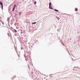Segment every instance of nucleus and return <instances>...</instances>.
Wrapping results in <instances>:
<instances>
[{"label":"nucleus","instance_id":"4468645a","mask_svg":"<svg viewBox=\"0 0 80 80\" xmlns=\"http://www.w3.org/2000/svg\"><path fill=\"white\" fill-rule=\"evenodd\" d=\"M18 59V60H19V59Z\"/></svg>","mask_w":80,"mask_h":80},{"label":"nucleus","instance_id":"6e6552de","mask_svg":"<svg viewBox=\"0 0 80 80\" xmlns=\"http://www.w3.org/2000/svg\"><path fill=\"white\" fill-rule=\"evenodd\" d=\"M78 11V9L77 8H76L75 9V11H76L77 12Z\"/></svg>","mask_w":80,"mask_h":80},{"label":"nucleus","instance_id":"ddd939ff","mask_svg":"<svg viewBox=\"0 0 80 80\" xmlns=\"http://www.w3.org/2000/svg\"><path fill=\"white\" fill-rule=\"evenodd\" d=\"M14 32H17V30H14Z\"/></svg>","mask_w":80,"mask_h":80},{"label":"nucleus","instance_id":"39448f33","mask_svg":"<svg viewBox=\"0 0 80 80\" xmlns=\"http://www.w3.org/2000/svg\"><path fill=\"white\" fill-rule=\"evenodd\" d=\"M49 8L50 9H53V8H52V7H51V6H50H50H49Z\"/></svg>","mask_w":80,"mask_h":80},{"label":"nucleus","instance_id":"f257e3e1","mask_svg":"<svg viewBox=\"0 0 80 80\" xmlns=\"http://www.w3.org/2000/svg\"><path fill=\"white\" fill-rule=\"evenodd\" d=\"M0 4L2 6V9H3V3H2V2H1V1H0Z\"/></svg>","mask_w":80,"mask_h":80},{"label":"nucleus","instance_id":"9b49d317","mask_svg":"<svg viewBox=\"0 0 80 80\" xmlns=\"http://www.w3.org/2000/svg\"><path fill=\"white\" fill-rule=\"evenodd\" d=\"M37 22H33L32 24H35V23H36Z\"/></svg>","mask_w":80,"mask_h":80},{"label":"nucleus","instance_id":"20e7f679","mask_svg":"<svg viewBox=\"0 0 80 80\" xmlns=\"http://www.w3.org/2000/svg\"><path fill=\"white\" fill-rule=\"evenodd\" d=\"M15 8H13V9H12V11H14L15 10Z\"/></svg>","mask_w":80,"mask_h":80},{"label":"nucleus","instance_id":"f03ea898","mask_svg":"<svg viewBox=\"0 0 80 80\" xmlns=\"http://www.w3.org/2000/svg\"><path fill=\"white\" fill-rule=\"evenodd\" d=\"M51 4H52V3H51V2L49 3V7L50 8V7H51Z\"/></svg>","mask_w":80,"mask_h":80},{"label":"nucleus","instance_id":"423d86ee","mask_svg":"<svg viewBox=\"0 0 80 80\" xmlns=\"http://www.w3.org/2000/svg\"><path fill=\"white\" fill-rule=\"evenodd\" d=\"M15 77H16V76H13V79H14V78H15Z\"/></svg>","mask_w":80,"mask_h":80},{"label":"nucleus","instance_id":"0eeeda50","mask_svg":"<svg viewBox=\"0 0 80 80\" xmlns=\"http://www.w3.org/2000/svg\"><path fill=\"white\" fill-rule=\"evenodd\" d=\"M37 3V2H36V1H34V4L35 5Z\"/></svg>","mask_w":80,"mask_h":80},{"label":"nucleus","instance_id":"f8f14e48","mask_svg":"<svg viewBox=\"0 0 80 80\" xmlns=\"http://www.w3.org/2000/svg\"><path fill=\"white\" fill-rule=\"evenodd\" d=\"M21 13H22V12H20L19 13V15H20V14H21Z\"/></svg>","mask_w":80,"mask_h":80},{"label":"nucleus","instance_id":"1a4fd4ad","mask_svg":"<svg viewBox=\"0 0 80 80\" xmlns=\"http://www.w3.org/2000/svg\"><path fill=\"white\" fill-rule=\"evenodd\" d=\"M55 11H56V12H58V10L57 9H55Z\"/></svg>","mask_w":80,"mask_h":80},{"label":"nucleus","instance_id":"9d476101","mask_svg":"<svg viewBox=\"0 0 80 80\" xmlns=\"http://www.w3.org/2000/svg\"><path fill=\"white\" fill-rule=\"evenodd\" d=\"M15 7H16V5H14L13 7L14 8H15Z\"/></svg>","mask_w":80,"mask_h":80},{"label":"nucleus","instance_id":"7ed1b4c3","mask_svg":"<svg viewBox=\"0 0 80 80\" xmlns=\"http://www.w3.org/2000/svg\"><path fill=\"white\" fill-rule=\"evenodd\" d=\"M56 18L58 19V20H60V18L58 17H56Z\"/></svg>","mask_w":80,"mask_h":80}]
</instances>
